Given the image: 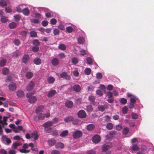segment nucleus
<instances>
[{
    "label": "nucleus",
    "mask_w": 154,
    "mask_h": 154,
    "mask_svg": "<svg viewBox=\"0 0 154 154\" xmlns=\"http://www.w3.org/2000/svg\"><path fill=\"white\" fill-rule=\"evenodd\" d=\"M44 107L42 105H41L38 106L36 109L35 112L37 114H38L39 112H42L43 109Z\"/></svg>",
    "instance_id": "22"
},
{
    "label": "nucleus",
    "mask_w": 154,
    "mask_h": 154,
    "mask_svg": "<svg viewBox=\"0 0 154 154\" xmlns=\"http://www.w3.org/2000/svg\"><path fill=\"white\" fill-rule=\"evenodd\" d=\"M111 146L104 144L102 147V150L103 151L105 152L108 149H109L111 148Z\"/></svg>",
    "instance_id": "23"
},
{
    "label": "nucleus",
    "mask_w": 154,
    "mask_h": 154,
    "mask_svg": "<svg viewBox=\"0 0 154 154\" xmlns=\"http://www.w3.org/2000/svg\"><path fill=\"white\" fill-rule=\"evenodd\" d=\"M95 128V125L93 124L88 125L86 126V129L88 131H91L93 130Z\"/></svg>",
    "instance_id": "12"
},
{
    "label": "nucleus",
    "mask_w": 154,
    "mask_h": 154,
    "mask_svg": "<svg viewBox=\"0 0 154 154\" xmlns=\"http://www.w3.org/2000/svg\"><path fill=\"white\" fill-rule=\"evenodd\" d=\"M87 111L89 112H91L93 110V108L91 105H89L86 107Z\"/></svg>",
    "instance_id": "54"
},
{
    "label": "nucleus",
    "mask_w": 154,
    "mask_h": 154,
    "mask_svg": "<svg viewBox=\"0 0 154 154\" xmlns=\"http://www.w3.org/2000/svg\"><path fill=\"white\" fill-rule=\"evenodd\" d=\"M56 143V141L54 139H51L49 140L48 141V144L50 146H52L54 145Z\"/></svg>",
    "instance_id": "28"
},
{
    "label": "nucleus",
    "mask_w": 154,
    "mask_h": 154,
    "mask_svg": "<svg viewBox=\"0 0 154 154\" xmlns=\"http://www.w3.org/2000/svg\"><path fill=\"white\" fill-rule=\"evenodd\" d=\"M96 76L97 79H101L102 78V74L100 72H98L96 74Z\"/></svg>",
    "instance_id": "56"
},
{
    "label": "nucleus",
    "mask_w": 154,
    "mask_h": 154,
    "mask_svg": "<svg viewBox=\"0 0 154 154\" xmlns=\"http://www.w3.org/2000/svg\"><path fill=\"white\" fill-rule=\"evenodd\" d=\"M20 152L21 153H28L30 151V149L26 150L23 148L22 149H20L19 150Z\"/></svg>",
    "instance_id": "37"
},
{
    "label": "nucleus",
    "mask_w": 154,
    "mask_h": 154,
    "mask_svg": "<svg viewBox=\"0 0 154 154\" xmlns=\"http://www.w3.org/2000/svg\"><path fill=\"white\" fill-rule=\"evenodd\" d=\"M131 117L133 119H135L138 118V115L136 113L133 112L131 114Z\"/></svg>",
    "instance_id": "57"
},
{
    "label": "nucleus",
    "mask_w": 154,
    "mask_h": 154,
    "mask_svg": "<svg viewBox=\"0 0 154 154\" xmlns=\"http://www.w3.org/2000/svg\"><path fill=\"white\" fill-rule=\"evenodd\" d=\"M30 58L29 55L25 54L22 57V61L25 63H26L29 60Z\"/></svg>",
    "instance_id": "10"
},
{
    "label": "nucleus",
    "mask_w": 154,
    "mask_h": 154,
    "mask_svg": "<svg viewBox=\"0 0 154 154\" xmlns=\"http://www.w3.org/2000/svg\"><path fill=\"white\" fill-rule=\"evenodd\" d=\"M73 88L75 91L78 92L81 91V88L79 85L76 84L74 85Z\"/></svg>",
    "instance_id": "11"
},
{
    "label": "nucleus",
    "mask_w": 154,
    "mask_h": 154,
    "mask_svg": "<svg viewBox=\"0 0 154 154\" xmlns=\"http://www.w3.org/2000/svg\"><path fill=\"white\" fill-rule=\"evenodd\" d=\"M17 26L16 23L14 22H12L10 23L8 25V27L9 28L11 29H14Z\"/></svg>",
    "instance_id": "19"
},
{
    "label": "nucleus",
    "mask_w": 154,
    "mask_h": 154,
    "mask_svg": "<svg viewBox=\"0 0 154 154\" xmlns=\"http://www.w3.org/2000/svg\"><path fill=\"white\" fill-rule=\"evenodd\" d=\"M80 54L82 56H84L86 54L87 52L85 50L82 49L79 51Z\"/></svg>",
    "instance_id": "59"
},
{
    "label": "nucleus",
    "mask_w": 154,
    "mask_h": 154,
    "mask_svg": "<svg viewBox=\"0 0 154 154\" xmlns=\"http://www.w3.org/2000/svg\"><path fill=\"white\" fill-rule=\"evenodd\" d=\"M23 14L25 15L28 16L29 13V11L27 8H25L22 10Z\"/></svg>",
    "instance_id": "25"
},
{
    "label": "nucleus",
    "mask_w": 154,
    "mask_h": 154,
    "mask_svg": "<svg viewBox=\"0 0 154 154\" xmlns=\"http://www.w3.org/2000/svg\"><path fill=\"white\" fill-rule=\"evenodd\" d=\"M51 63L53 65L57 66L58 65L59 63V60L57 58H54L52 60Z\"/></svg>",
    "instance_id": "15"
},
{
    "label": "nucleus",
    "mask_w": 154,
    "mask_h": 154,
    "mask_svg": "<svg viewBox=\"0 0 154 154\" xmlns=\"http://www.w3.org/2000/svg\"><path fill=\"white\" fill-rule=\"evenodd\" d=\"M32 44L35 46H38L39 45L40 42L38 39H35L33 41Z\"/></svg>",
    "instance_id": "41"
},
{
    "label": "nucleus",
    "mask_w": 154,
    "mask_h": 154,
    "mask_svg": "<svg viewBox=\"0 0 154 154\" xmlns=\"http://www.w3.org/2000/svg\"><path fill=\"white\" fill-rule=\"evenodd\" d=\"M88 100L91 103H93L95 101V98L93 96H91L89 97Z\"/></svg>",
    "instance_id": "51"
},
{
    "label": "nucleus",
    "mask_w": 154,
    "mask_h": 154,
    "mask_svg": "<svg viewBox=\"0 0 154 154\" xmlns=\"http://www.w3.org/2000/svg\"><path fill=\"white\" fill-rule=\"evenodd\" d=\"M56 93V91L55 90L51 89L48 92L47 94V97L49 98H51L54 96Z\"/></svg>",
    "instance_id": "8"
},
{
    "label": "nucleus",
    "mask_w": 154,
    "mask_h": 154,
    "mask_svg": "<svg viewBox=\"0 0 154 154\" xmlns=\"http://www.w3.org/2000/svg\"><path fill=\"white\" fill-rule=\"evenodd\" d=\"M53 123L51 121H48L45 123L43 125V126L45 128H49L52 126Z\"/></svg>",
    "instance_id": "9"
},
{
    "label": "nucleus",
    "mask_w": 154,
    "mask_h": 154,
    "mask_svg": "<svg viewBox=\"0 0 154 154\" xmlns=\"http://www.w3.org/2000/svg\"><path fill=\"white\" fill-rule=\"evenodd\" d=\"M38 136L36 132H34L31 134V137L33 138V140H35L38 138Z\"/></svg>",
    "instance_id": "20"
},
{
    "label": "nucleus",
    "mask_w": 154,
    "mask_h": 154,
    "mask_svg": "<svg viewBox=\"0 0 154 154\" xmlns=\"http://www.w3.org/2000/svg\"><path fill=\"white\" fill-rule=\"evenodd\" d=\"M91 70L89 68H87L85 69L84 71L85 74L87 75H89L91 73Z\"/></svg>",
    "instance_id": "42"
},
{
    "label": "nucleus",
    "mask_w": 154,
    "mask_h": 154,
    "mask_svg": "<svg viewBox=\"0 0 154 154\" xmlns=\"http://www.w3.org/2000/svg\"><path fill=\"white\" fill-rule=\"evenodd\" d=\"M78 62V59L76 57H73L72 59V63L74 64H77Z\"/></svg>",
    "instance_id": "44"
},
{
    "label": "nucleus",
    "mask_w": 154,
    "mask_h": 154,
    "mask_svg": "<svg viewBox=\"0 0 154 154\" xmlns=\"http://www.w3.org/2000/svg\"><path fill=\"white\" fill-rule=\"evenodd\" d=\"M0 5L2 7L6 6L7 5V3L4 0H1L0 1Z\"/></svg>",
    "instance_id": "52"
},
{
    "label": "nucleus",
    "mask_w": 154,
    "mask_h": 154,
    "mask_svg": "<svg viewBox=\"0 0 154 154\" xmlns=\"http://www.w3.org/2000/svg\"><path fill=\"white\" fill-rule=\"evenodd\" d=\"M14 43L16 45L18 46L19 45L20 42V40L18 39H15L13 41Z\"/></svg>",
    "instance_id": "53"
},
{
    "label": "nucleus",
    "mask_w": 154,
    "mask_h": 154,
    "mask_svg": "<svg viewBox=\"0 0 154 154\" xmlns=\"http://www.w3.org/2000/svg\"><path fill=\"white\" fill-rule=\"evenodd\" d=\"M92 140L95 143H98L100 140V137L99 135H95L92 138Z\"/></svg>",
    "instance_id": "7"
},
{
    "label": "nucleus",
    "mask_w": 154,
    "mask_h": 154,
    "mask_svg": "<svg viewBox=\"0 0 154 154\" xmlns=\"http://www.w3.org/2000/svg\"><path fill=\"white\" fill-rule=\"evenodd\" d=\"M14 18L16 21H19L21 18V17L19 15H15L14 16Z\"/></svg>",
    "instance_id": "50"
},
{
    "label": "nucleus",
    "mask_w": 154,
    "mask_h": 154,
    "mask_svg": "<svg viewBox=\"0 0 154 154\" xmlns=\"http://www.w3.org/2000/svg\"><path fill=\"white\" fill-rule=\"evenodd\" d=\"M66 31L69 33H71L73 30V29L72 27L71 26H68L66 28Z\"/></svg>",
    "instance_id": "49"
},
{
    "label": "nucleus",
    "mask_w": 154,
    "mask_h": 154,
    "mask_svg": "<svg viewBox=\"0 0 154 154\" xmlns=\"http://www.w3.org/2000/svg\"><path fill=\"white\" fill-rule=\"evenodd\" d=\"M7 60L5 59H3L0 61V66L2 67L5 65Z\"/></svg>",
    "instance_id": "33"
},
{
    "label": "nucleus",
    "mask_w": 154,
    "mask_h": 154,
    "mask_svg": "<svg viewBox=\"0 0 154 154\" xmlns=\"http://www.w3.org/2000/svg\"><path fill=\"white\" fill-rule=\"evenodd\" d=\"M37 100V98L35 96H32L30 97L29 99V102L31 103H33L36 102Z\"/></svg>",
    "instance_id": "24"
},
{
    "label": "nucleus",
    "mask_w": 154,
    "mask_h": 154,
    "mask_svg": "<svg viewBox=\"0 0 154 154\" xmlns=\"http://www.w3.org/2000/svg\"><path fill=\"white\" fill-rule=\"evenodd\" d=\"M98 110L100 112H103L106 108L105 106L102 105H99L98 107Z\"/></svg>",
    "instance_id": "35"
},
{
    "label": "nucleus",
    "mask_w": 154,
    "mask_h": 154,
    "mask_svg": "<svg viewBox=\"0 0 154 154\" xmlns=\"http://www.w3.org/2000/svg\"><path fill=\"white\" fill-rule=\"evenodd\" d=\"M86 60L87 61L88 64H91L92 63V60L91 58L90 57H87L86 58Z\"/></svg>",
    "instance_id": "61"
},
{
    "label": "nucleus",
    "mask_w": 154,
    "mask_h": 154,
    "mask_svg": "<svg viewBox=\"0 0 154 154\" xmlns=\"http://www.w3.org/2000/svg\"><path fill=\"white\" fill-rule=\"evenodd\" d=\"M57 22V20L55 18H52L50 20V23L52 25H55Z\"/></svg>",
    "instance_id": "58"
},
{
    "label": "nucleus",
    "mask_w": 154,
    "mask_h": 154,
    "mask_svg": "<svg viewBox=\"0 0 154 154\" xmlns=\"http://www.w3.org/2000/svg\"><path fill=\"white\" fill-rule=\"evenodd\" d=\"M21 145V144L16 142L13 143L12 145V148L14 149H16L18 146Z\"/></svg>",
    "instance_id": "39"
},
{
    "label": "nucleus",
    "mask_w": 154,
    "mask_h": 154,
    "mask_svg": "<svg viewBox=\"0 0 154 154\" xmlns=\"http://www.w3.org/2000/svg\"><path fill=\"white\" fill-rule=\"evenodd\" d=\"M60 33V31L58 29L55 28L53 30V33L55 35H59Z\"/></svg>",
    "instance_id": "46"
},
{
    "label": "nucleus",
    "mask_w": 154,
    "mask_h": 154,
    "mask_svg": "<svg viewBox=\"0 0 154 154\" xmlns=\"http://www.w3.org/2000/svg\"><path fill=\"white\" fill-rule=\"evenodd\" d=\"M33 76V74L30 72H27L26 74V77L28 79H31Z\"/></svg>",
    "instance_id": "36"
},
{
    "label": "nucleus",
    "mask_w": 154,
    "mask_h": 154,
    "mask_svg": "<svg viewBox=\"0 0 154 154\" xmlns=\"http://www.w3.org/2000/svg\"><path fill=\"white\" fill-rule=\"evenodd\" d=\"M9 69L6 67H4L2 69V73L4 75H6L9 72Z\"/></svg>",
    "instance_id": "32"
},
{
    "label": "nucleus",
    "mask_w": 154,
    "mask_h": 154,
    "mask_svg": "<svg viewBox=\"0 0 154 154\" xmlns=\"http://www.w3.org/2000/svg\"><path fill=\"white\" fill-rule=\"evenodd\" d=\"M12 54V57L14 58L17 57L20 55L21 53L19 51H17L14 52Z\"/></svg>",
    "instance_id": "18"
},
{
    "label": "nucleus",
    "mask_w": 154,
    "mask_h": 154,
    "mask_svg": "<svg viewBox=\"0 0 154 154\" xmlns=\"http://www.w3.org/2000/svg\"><path fill=\"white\" fill-rule=\"evenodd\" d=\"M8 20V18L4 16H2L1 19V21L3 23L7 22Z\"/></svg>",
    "instance_id": "43"
},
{
    "label": "nucleus",
    "mask_w": 154,
    "mask_h": 154,
    "mask_svg": "<svg viewBox=\"0 0 154 154\" xmlns=\"http://www.w3.org/2000/svg\"><path fill=\"white\" fill-rule=\"evenodd\" d=\"M30 35L31 37L34 38L37 36L36 32L34 31H32L30 32Z\"/></svg>",
    "instance_id": "40"
},
{
    "label": "nucleus",
    "mask_w": 154,
    "mask_h": 154,
    "mask_svg": "<svg viewBox=\"0 0 154 154\" xmlns=\"http://www.w3.org/2000/svg\"><path fill=\"white\" fill-rule=\"evenodd\" d=\"M72 123L74 125H78L81 124V122L78 119H73L72 121Z\"/></svg>",
    "instance_id": "31"
},
{
    "label": "nucleus",
    "mask_w": 154,
    "mask_h": 154,
    "mask_svg": "<svg viewBox=\"0 0 154 154\" xmlns=\"http://www.w3.org/2000/svg\"><path fill=\"white\" fill-rule=\"evenodd\" d=\"M129 131V129L127 127L124 128L122 130V134L124 135L127 134Z\"/></svg>",
    "instance_id": "34"
},
{
    "label": "nucleus",
    "mask_w": 154,
    "mask_h": 154,
    "mask_svg": "<svg viewBox=\"0 0 154 154\" xmlns=\"http://www.w3.org/2000/svg\"><path fill=\"white\" fill-rule=\"evenodd\" d=\"M42 24L44 26H47L48 24V22L46 20H44L42 22Z\"/></svg>",
    "instance_id": "63"
},
{
    "label": "nucleus",
    "mask_w": 154,
    "mask_h": 154,
    "mask_svg": "<svg viewBox=\"0 0 154 154\" xmlns=\"http://www.w3.org/2000/svg\"><path fill=\"white\" fill-rule=\"evenodd\" d=\"M82 135V132L80 131L77 130L73 134V137L75 139H77L81 137Z\"/></svg>",
    "instance_id": "3"
},
{
    "label": "nucleus",
    "mask_w": 154,
    "mask_h": 154,
    "mask_svg": "<svg viewBox=\"0 0 154 154\" xmlns=\"http://www.w3.org/2000/svg\"><path fill=\"white\" fill-rule=\"evenodd\" d=\"M47 80L48 83L53 84L55 81V79L52 76H50L47 78Z\"/></svg>",
    "instance_id": "26"
},
{
    "label": "nucleus",
    "mask_w": 154,
    "mask_h": 154,
    "mask_svg": "<svg viewBox=\"0 0 154 154\" xmlns=\"http://www.w3.org/2000/svg\"><path fill=\"white\" fill-rule=\"evenodd\" d=\"M105 121L106 122H108L110 121V117L106 115L105 116Z\"/></svg>",
    "instance_id": "60"
},
{
    "label": "nucleus",
    "mask_w": 154,
    "mask_h": 154,
    "mask_svg": "<svg viewBox=\"0 0 154 154\" xmlns=\"http://www.w3.org/2000/svg\"><path fill=\"white\" fill-rule=\"evenodd\" d=\"M77 115L79 117L83 119L86 117L87 114L86 112L84 110H82L78 112Z\"/></svg>",
    "instance_id": "4"
},
{
    "label": "nucleus",
    "mask_w": 154,
    "mask_h": 154,
    "mask_svg": "<svg viewBox=\"0 0 154 154\" xmlns=\"http://www.w3.org/2000/svg\"><path fill=\"white\" fill-rule=\"evenodd\" d=\"M68 133V130H65L61 132L60 134V136L61 137H63L67 136Z\"/></svg>",
    "instance_id": "30"
},
{
    "label": "nucleus",
    "mask_w": 154,
    "mask_h": 154,
    "mask_svg": "<svg viewBox=\"0 0 154 154\" xmlns=\"http://www.w3.org/2000/svg\"><path fill=\"white\" fill-rule=\"evenodd\" d=\"M51 154H60V153L58 151L55 150L51 151Z\"/></svg>",
    "instance_id": "64"
},
{
    "label": "nucleus",
    "mask_w": 154,
    "mask_h": 154,
    "mask_svg": "<svg viewBox=\"0 0 154 154\" xmlns=\"http://www.w3.org/2000/svg\"><path fill=\"white\" fill-rule=\"evenodd\" d=\"M39 49V48L38 46H34L32 48V51L34 52H36L38 51Z\"/></svg>",
    "instance_id": "47"
},
{
    "label": "nucleus",
    "mask_w": 154,
    "mask_h": 154,
    "mask_svg": "<svg viewBox=\"0 0 154 154\" xmlns=\"http://www.w3.org/2000/svg\"><path fill=\"white\" fill-rule=\"evenodd\" d=\"M1 140L2 142L6 144H9L11 142L10 138H8L6 135H2Z\"/></svg>",
    "instance_id": "1"
},
{
    "label": "nucleus",
    "mask_w": 154,
    "mask_h": 154,
    "mask_svg": "<svg viewBox=\"0 0 154 154\" xmlns=\"http://www.w3.org/2000/svg\"><path fill=\"white\" fill-rule=\"evenodd\" d=\"M58 47L59 49L63 51L65 50L66 48V45L63 44H60Z\"/></svg>",
    "instance_id": "27"
},
{
    "label": "nucleus",
    "mask_w": 154,
    "mask_h": 154,
    "mask_svg": "<svg viewBox=\"0 0 154 154\" xmlns=\"http://www.w3.org/2000/svg\"><path fill=\"white\" fill-rule=\"evenodd\" d=\"M45 118V114L41 113L38 116V119L40 120H43Z\"/></svg>",
    "instance_id": "45"
},
{
    "label": "nucleus",
    "mask_w": 154,
    "mask_h": 154,
    "mask_svg": "<svg viewBox=\"0 0 154 154\" xmlns=\"http://www.w3.org/2000/svg\"><path fill=\"white\" fill-rule=\"evenodd\" d=\"M16 94L17 96L20 98L24 96V92L21 90L17 91L16 92Z\"/></svg>",
    "instance_id": "13"
},
{
    "label": "nucleus",
    "mask_w": 154,
    "mask_h": 154,
    "mask_svg": "<svg viewBox=\"0 0 154 154\" xmlns=\"http://www.w3.org/2000/svg\"><path fill=\"white\" fill-rule=\"evenodd\" d=\"M17 85L16 83L12 82L9 84L8 85V88L9 90L12 91H15L17 89Z\"/></svg>",
    "instance_id": "5"
},
{
    "label": "nucleus",
    "mask_w": 154,
    "mask_h": 154,
    "mask_svg": "<svg viewBox=\"0 0 154 154\" xmlns=\"http://www.w3.org/2000/svg\"><path fill=\"white\" fill-rule=\"evenodd\" d=\"M74 118L72 116H69L66 117L64 119V121L66 122H71L73 120Z\"/></svg>",
    "instance_id": "21"
},
{
    "label": "nucleus",
    "mask_w": 154,
    "mask_h": 154,
    "mask_svg": "<svg viewBox=\"0 0 154 154\" xmlns=\"http://www.w3.org/2000/svg\"><path fill=\"white\" fill-rule=\"evenodd\" d=\"M131 149L134 151H137L139 149V147L136 144H133L131 146Z\"/></svg>",
    "instance_id": "29"
},
{
    "label": "nucleus",
    "mask_w": 154,
    "mask_h": 154,
    "mask_svg": "<svg viewBox=\"0 0 154 154\" xmlns=\"http://www.w3.org/2000/svg\"><path fill=\"white\" fill-rule=\"evenodd\" d=\"M78 41L79 43L82 44L85 41L84 38L82 37H80L78 38Z\"/></svg>",
    "instance_id": "48"
},
{
    "label": "nucleus",
    "mask_w": 154,
    "mask_h": 154,
    "mask_svg": "<svg viewBox=\"0 0 154 154\" xmlns=\"http://www.w3.org/2000/svg\"><path fill=\"white\" fill-rule=\"evenodd\" d=\"M33 62L36 65H40L42 63V60L40 58L36 57L34 59Z\"/></svg>",
    "instance_id": "14"
},
{
    "label": "nucleus",
    "mask_w": 154,
    "mask_h": 154,
    "mask_svg": "<svg viewBox=\"0 0 154 154\" xmlns=\"http://www.w3.org/2000/svg\"><path fill=\"white\" fill-rule=\"evenodd\" d=\"M60 76L61 78H63L67 80H69L71 79L70 76L68 75L66 72H65L60 73Z\"/></svg>",
    "instance_id": "2"
},
{
    "label": "nucleus",
    "mask_w": 154,
    "mask_h": 154,
    "mask_svg": "<svg viewBox=\"0 0 154 154\" xmlns=\"http://www.w3.org/2000/svg\"><path fill=\"white\" fill-rule=\"evenodd\" d=\"M65 104L66 107L71 108L73 105V103L72 101L68 100L65 102Z\"/></svg>",
    "instance_id": "16"
},
{
    "label": "nucleus",
    "mask_w": 154,
    "mask_h": 154,
    "mask_svg": "<svg viewBox=\"0 0 154 154\" xmlns=\"http://www.w3.org/2000/svg\"><path fill=\"white\" fill-rule=\"evenodd\" d=\"M55 146L56 148L57 149H62L64 146V144L61 142L57 143Z\"/></svg>",
    "instance_id": "17"
},
{
    "label": "nucleus",
    "mask_w": 154,
    "mask_h": 154,
    "mask_svg": "<svg viewBox=\"0 0 154 154\" xmlns=\"http://www.w3.org/2000/svg\"><path fill=\"white\" fill-rule=\"evenodd\" d=\"M113 125L112 123H108L106 125V128L109 130L112 129L113 128Z\"/></svg>",
    "instance_id": "38"
},
{
    "label": "nucleus",
    "mask_w": 154,
    "mask_h": 154,
    "mask_svg": "<svg viewBox=\"0 0 154 154\" xmlns=\"http://www.w3.org/2000/svg\"><path fill=\"white\" fill-rule=\"evenodd\" d=\"M34 87V82L32 81H30L28 85L27 86L26 89L27 91H30L32 90Z\"/></svg>",
    "instance_id": "6"
},
{
    "label": "nucleus",
    "mask_w": 154,
    "mask_h": 154,
    "mask_svg": "<svg viewBox=\"0 0 154 154\" xmlns=\"http://www.w3.org/2000/svg\"><path fill=\"white\" fill-rule=\"evenodd\" d=\"M85 154H95V152L92 150H88L86 152Z\"/></svg>",
    "instance_id": "62"
},
{
    "label": "nucleus",
    "mask_w": 154,
    "mask_h": 154,
    "mask_svg": "<svg viewBox=\"0 0 154 154\" xmlns=\"http://www.w3.org/2000/svg\"><path fill=\"white\" fill-rule=\"evenodd\" d=\"M120 102L123 104H125L127 103V100L124 98H122L120 100Z\"/></svg>",
    "instance_id": "55"
}]
</instances>
